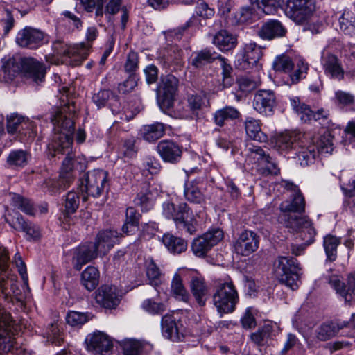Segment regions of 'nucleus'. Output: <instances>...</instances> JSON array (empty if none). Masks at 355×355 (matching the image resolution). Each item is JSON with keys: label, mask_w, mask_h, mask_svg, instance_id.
<instances>
[{"label": "nucleus", "mask_w": 355, "mask_h": 355, "mask_svg": "<svg viewBox=\"0 0 355 355\" xmlns=\"http://www.w3.org/2000/svg\"><path fill=\"white\" fill-rule=\"evenodd\" d=\"M223 238V232L220 229H211L193 240L191 250L196 256L202 257Z\"/></svg>", "instance_id": "nucleus-13"}, {"label": "nucleus", "mask_w": 355, "mask_h": 355, "mask_svg": "<svg viewBox=\"0 0 355 355\" xmlns=\"http://www.w3.org/2000/svg\"><path fill=\"white\" fill-rule=\"evenodd\" d=\"M316 154L317 152L313 145L305 147L299 144L296 153V158L300 166H306L313 162Z\"/></svg>", "instance_id": "nucleus-44"}, {"label": "nucleus", "mask_w": 355, "mask_h": 355, "mask_svg": "<svg viewBox=\"0 0 355 355\" xmlns=\"http://www.w3.org/2000/svg\"><path fill=\"white\" fill-rule=\"evenodd\" d=\"M263 55L262 49L255 42L245 44L236 55V66L241 70L259 69V62Z\"/></svg>", "instance_id": "nucleus-11"}, {"label": "nucleus", "mask_w": 355, "mask_h": 355, "mask_svg": "<svg viewBox=\"0 0 355 355\" xmlns=\"http://www.w3.org/2000/svg\"><path fill=\"white\" fill-rule=\"evenodd\" d=\"M1 68L8 80L21 73L38 84L44 81L46 74L44 65L33 58H10L3 61Z\"/></svg>", "instance_id": "nucleus-4"}, {"label": "nucleus", "mask_w": 355, "mask_h": 355, "mask_svg": "<svg viewBox=\"0 0 355 355\" xmlns=\"http://www.w3.org/2000/svg\"><path fill=\"white\" fill-rule=\"evenodd\" d=\"M250 156L257 161L258 170L263 175H277L279 168L277 163L268 154L259 146H253L249 149Z\"/></svg>", "instance_id": "nucleus-18"}, {"label": "nucleus", "mask_w": 355, "mask_h": 355, "mask_svg": "<svg viewBox=\"0 0 355 355\" xmlns=\"http://www.w3.org/2000/svg\"><path fill=\"white\" fill-rule=\"evenodd\" d=\"M291 105L302 122L309 123L312 121L313 111L308 105L301 103L299 98L291 99Z\"/></svg>", "instance_id": "nucleus-48"}, {"label": "nucleus", "mask_w": 355, "mask_h": 355, "mask_svg": "<svg viewBox=\"0 0 355 355\" xmlns=\"http://www.w3.org/2000/svg\"><path fill=\"white\" fill-rule=\"evenodd\" d=\"M119 233L116 230H105L98 232L96 238L98 250L105 254L119 242Z\"/></svg>", "instance_id": "nucleus-29"}, {"label": "nucleus", "mask_w": 355, "mask_h": 355, "mask_svg": "<svg viewBox=\"0 0 355 355\" xmlns=\"http://www.w3.org/2000/svg\"><path fill=\"white\" fill-rule=\"evenodd\" d=\"M165 133L163 123L156 122L150 125H143L139 131L140 136L148 142H154L161 138Z\"/></svg>", "instance_id": "nucleus-32"}, {"label": "nucleus", "mask_w": 355, "mask_h": 355, "mask_svg": "<svg viewBox=\"0 0 355 355\" xmlns=\"http://www.w3.org/2000/svg\"><path fill=\"white\" fill-rule=\"evenodd\" d=\"M10 204L15 209H19L28 215L34 214L33 205L29 200L15 193H10Z\"/></svg>", "instance_id": "nucleus-52"}, {"label": "nucleus", "mask_w": 355, "mask_h": 355, "mask_svg": "<svg viewBox=\"0 0 355 355\" xmlns=\"http://www.w3.org/2000/svg\"><path fill=\"white\" fill-rule=\"evenodd\" d=\"M202 183L203 178H198L184 184V196L187 200L196 204L205 201V195L201 191Z\"/></svg>", "instance_id": "nucleus-27"}, {"label": "nucleus", "mask_w": 355, "mask_h": 355, "mask_svg": "<svg viewBox=\"0 0 355 355\" xmlns=\"http://www.w3.org/2000/svg\"><path fill=\"white\" fill-rule=\"evenodd\" d=\"M138 78L135 73H131L128 78L119 85L118 89L122 94L131 92L137 85Z\"/></svg>", "instance_id": "nucleus-63"}, {"label": "nucleus", "mask_w": 355, "mask_h": 355, "mask_svg": "<svg viewBox=\"0 0 355 355\" xmlns=\"http://www.w3.org/2000/svg\"><path fill=\"white\" fill-rule=\"evenodd\" d=\"M125 216V222L122 227V231L126 235L133 234L137 229L140 214L135 208L130 207L126 209Z\"/></svg>", "instance_id": "nucleus-43"}, {"label": "nucleus", "mask_w": 355, "mask_h": 355, "mask_svg": "<svg viewBox=\"0 0 355 355\" xmlns=\"http://www.w3.org/2000/svg\"><path fill=\"white\" fill-rule=\"evenodd\" d=\"M7 130L10 134L17 132H21L25 128H33V125L28 119L18 115L17 114H11L7 117Z\"/></svg>", "instance_id": "nucleus-41"}, {"label": "nucleus", "mask_w": 355, "mask_h": 355, "mask_svg": "<svg viewBox=\"0 0 355 355\" xmlns=\"http://www.w3.org/2000/svg\"><path fill=\"white\" fill-rule=\"evenodd\" d=\"M69 107H63L55 108L51 117L53 125V134L48 144L50 151H53L52 156L56 153L66 155L60 168V178L69 183L73 180V173L75 171H82L86 168L85 160L83 158L75 157L71 153L73 143L72 135L74 131V122L67 114Z\"/></svg>", "instance_id": "nucleus-1"}, {"label": "nucleus", "mask_w": 355, "mask_h": 355, "mask_svg": "<svg viewBox=\"0 0 355 355\" xmlns=\"http://www.w3.org/2000/svg\"><path fill=\"white\" fill-rule=\"evenodd\" d=\"M340 243V239L333 235L329 234L324 237L323 246L327 261L332 262L336 259L337 248Z\"/></svg>", "instance_id": "nucleus-47"}, {"label": "nucleus", "mask_w": 355, "mask_h": 355, "mask_svg": "<svg viewBox=\"0 0 355 355\" xmlns=\"http://www.w3.org/2000/svg\"><path fill=\"white\" fill-rule=\"evenodd\" d=\"M259 238L251 230H244L239 234L233 243V250L237 254L248 257L259 248Z\"/></svg>", "instance_id": "nucleus-16"}, {"label": "nucleus", "mask_w": 355, "mask_h": 355, "mask_svg": "<svg viewBox=\"0 0 355 355\" xmlns=\"http://www.w3.org/2000/svg\"><path fill=\"white\" fill-rule=\"evenodd\" d=\"M272 67L276 71L287 73L293 69L294 64L288 55L282 54L275 58Z\"/></svg>", "instance_id": "nucleus-53"}, {"label": "nucleus", "mask_w": 355, "mask_h": 355, "mask_svg": "<svg viewBox=\"0 0 355 355\" xmlns=\"http://www.w3.org/2000/svg\"><path fill=\"white\" fill-rule=\"evenodd\" d=\"M213 44L220 51L234 49L237 43L236 37L225 30L218 31L213 37Z\"/></svg>", "instance_id": "nucleus-33"}, {"label": "nucleus", "mask_w": 355, "mask_h": 355, "mask_svg": "<svg viewBox=\"0 0 355 355\" xmlns=\"http://www.w3.org/2000/svg\"><path fill=\"white\" fill-rule=\"evenodd\" d=\"M143 309L152 315H161L166 310V305L153 299H146L141 304Z\"/></svg>", "instance_id": "nucleus-54"}, {"label": "nucleus", "mask_w": 355, "mask_h": 355, "mask_svg": "<svg viewBox=\"0 0 355 355\" xmlns=\"http://www.w3.org/2000/svg\"><path fill=\"white\" fill-rule=\"evenodd\" d=\"M5 220L15 230L25 232L28 241H35L41 236L40 227L33 223L26 222L19 214L15 217L6 216Z\"/></svg>", "instance_id": "nucleus-22"}, {"label": "nucleus", "mask_w": 355, "mask_h": 355, "mask_svg": "<svg viewBox=\"0 0 355 355\" xmlns=\"http://www.w3.org/2000/svg\"><path fill=\"white\" fill-rule=\"evenodd\" d=\"M258 19V14L252 6L243 7L235 14V20L237 24H251Z\"/></svg>", "instance_id": "nucleus-50"}, {"label": "nucleus", "mask_w": 355, "mask_h": 355, "mask_svg": "<svg viewBox=\"0 0 355 355\" xmlns=\"http://www.w3.org/2000/svg\"><path fill=\"white\" fill-rule=\"evenodd\" d=\"M135 142L134 137L128 138L123 141L121 152L124 157L132 158L136 155L137 149L135 146Z\"/></svg>", "instance_id": "nucleus-60"}, {"label": "nucleus", "mask_w": 355, "mask_h": 355, "mask_svg": "<svg viewBox=\"0 0 355 355\" xmlns=\"http://www.w3.org/2000/svg\"><path fill=\"white\" fill-rule=\"evenodd\" d=\"M157 150L162 159L166 162H178L182 156V150L180 146L171 140L159 141Z\"/></svg>", "instance_id": "nucleus-25"}, {"label": "nucleus", "mask_w": 355, "mask_h": 355, "mask_svg": "<svg viewBox=\"0 0 355 355\" xmlns=\"http://www.w3.org/2000/svg\"><path fill=\"white\" fill-rule=\"evenodd\" d=\"M146 268L150 284L154 287L159 286L161 283L162 272L153 259L150 258L146 261Z\"/></svg>", "instance_id": "nucleus-51"}, {"label": "nucleus", "mask_w": 355, "mask_h": 355, "mask_svg": "<svg viewBox=\"0 0 355 355\" xmlns=\"http://www.w3.org/2000/svg\"><path fill=\"white\" fill-rule=\"evenodd\" d=\"M216 59H218L220 62V66L222 68L223 83L225 87L230 86L232 79L231 78V73L232 68L231 65L227 63V60L216 53H211L210 50L204 49L198 52L194 58L192 59L191 64L196 67L200 68L205 64L212 62Z\"/></svg>", "instance_id": "nucleus-9"}, {"label": "nucleus", "mask_w": 355, "mask_h": 355, "mask_svg": "<svg viewBox=\"0 0 355 355\" xmlns=\"http://www.w3.org/2000/svg\"><path fill=\"white\" fill-rule=\"evenodd\" d=\"M29 154L24 150H12L8 155L6 163L10 167H24L28 162Z\"/></svg>", "instance_id": "nucleus-45"}, {"label": "nucleus", "mask_w": 355, "mask_h": 355, "mask_svg": "<svg viewBox=\"0 0 355 355\" xmlns=\"http://www.w3.org/2000/svg\"><path fill=\"white\" fill-rule=\"evenodd\" d=\"M188 105L190 109L191 113L187 110H178L176 116L182 119H193L197 117L198 111L201 109L202 105L204 103L203 97L201 95H191L187 99Z\"/></svg>", "instance_id": "nucleus-35"}, {"label": "nucleus", "mask_w": 355, "mask_h": 355, "mask_svg": "<svg viewBox=\"0 0 355 355\" xmlns=\"http://www.w3.org/2000/svg\"><path fill=\"white\" fill-rule=\"evenodd\" d=\"M162 241L168 250L173 254H180L187 248L186 241L170 233L164 234Z\"/></svg>", "instance_id": "nucleus-37"}, {"label": "nucleus", "mask_w": 355, "mask_h": 355, "mask_svg": "<svg viewBox=\"0 0 355 355\" xmlns=\"http://www.w3.org/2000/svg\"><path fill=\"white\" fill-rule=\"evenodd\" d=\"M321 64L326 75L332 78L341 80L344 76V70L338 58L326 51L322 52Z\"/></svg>", "instance_id": "nucleus-24"}, {"label": "nucleus", "mask_w": 355, "mask_h": 355, "mask_svg": "<svg viewBox=\"0 0 355 355\" xmlns=\"http://www.w3.org/2000/svg\"><path fill=\"white\" fill-rule=\"evenodd\" d=\"M162 215L168 220H172L177 226L182 225L191 235L197 231V221L191 209L186 202H181L178 206L166 201L162 204Z\"/></svg>", "instance_id": "nucleus-5"}, {"label": "nucleus", "mask_w": 355, "mask_h": 355, "mask_svg": "<svg viewBox=\"0 0 355 355\" xmlns=\"http://www.w3.org/2000/svg\"><path fill=\"white\" fill-rule=\"evenodd\" d=\"M332 139L333 137L329 132L322 135L317 141L316 146H315V148H316L318 150V153L320 154L331 153L334 150Z\"/></svg>", "instance_id": "nucleus-55"}, {"label": "nucleus", "mask_w": 355, "mask_h": 355, "mask_svg": "<svg viewBox=\"0 0 355 355\" xmlns=\"http://www.w3.org/2000/svg\"><path fill=\"white\" fill-rule=\"evenodd\" d=\"M340 30L347 35H355V14L350 10H345L339 18Z\"/></svg>", "instance_id": "nucleus-49"}, {"label": "nucleus", "mask_w": 355, "mask_h": 355, "mask_svg": "<svg viewBox=\"0 0 355 355\" xmlns=\"http://www.w3.org/2000/svg\"><path fill=\"white\" fill-rule=\"evenodd\" d=\"M316 11L315 0H288L286 15L298 24L306 22Z\"/></svg>", "instance_id": "nucleus-10"}, {"label": "nucleus", "mask_w": 355, "mask_h": 355, "mask_svg": "<svg viewBox=\"0 0 355 355\" xmlns=\"http://www.w3.org/2000/svg\"><path fill=\"white\" fill-rule=\"evenodd\" d=\"M300 133L286 131L278 135L275 139V148L280 152H286L296 148L300 144Z\"/></svg>", "instance_id": "nucleus-26"}, {"label": "nucleus", "mask_w": 355, "mask_h": 355, "mask_svg": "<svg viewBox=\"0 0 355 355\" xmlns=\"http://www.w3.org/2000/svg\"><path fill=\"white\" fill-rule=\"evenodd\" d=\"M80 205V196L74 191H69L67 196L64 202L65 213L68 215L76 211Z\"/></svg>", "instance_id": "nucleus-57"}, {"label": "nucleus", "mask_w": 355, "mask_h": 355, "mask_svg": "<svg viewBox=\"0 0 355 355\" xmlns=\"http://www.w3.org/2000/svg\"><path fill=\"white\" fill-rule=\"evenodd\" d=\"M96 302L105 309H115L120 302L115 286L102 285L95 291Z\"/></svg>", "instance_id": "nucleus-21"}, {"label": "nucleus", "mask_w": 355, "mask_h": 355, "mask_svg": "<svg viewBox=\"0 0 355 355\" xmlns=\"http://www.w3.org/2000/svg\"><path fill=\"white\" fill-rule=\"evenodd\" d=\"M108 173L101 169H95L85 173L79 180V187L83 192L94 198L99 197L107 183Z\"/></svg>", "instance_id": "nucleus-8"}, {"label": "nucleus", "mask_w": 355, "mask_h": 355, "mask_svg": "<svg viewBox=\"0 0 355 355\" xmlns=\"http://www.w3.org/2000/svg\"><path fill=\"white\" fill-rule=\"evenodd\" d=\"M329 283L335 290L336 293L346 302H350L355 297V271L349 274L347 277V286L343 283L338 276H331Z\"/></svg>", "instance_id": "nucleus-23"}, {"label": "nucleus", "mask_w": 355, "mask_h": 355, "mask_svg": "<svg viewBox=\"0 0 355 355\" xmlns=\"http://www.w3.org/2000/svg\"><path fill=\"white\" fill-rule=\"evenodd\" d=\"M190 290L198 305L205 306L209 297V288L205 279L199 277H193L190 282Z\"/></svg>", "instance_id": "nucleus-30"}, {"label": "nucleus", "mask_w": 355, "mask_h": 355, "mask_svg": "<svg viewBox=\"0 0 355 355\" xmlns=\"http://www.w3.org/2000/svg\"><path fill=\"white\" fill-rule=\"evenodd\" d=\"M340 329L339 323H323L315 330L316 338L320 341H327L334 337Z\"/></svg>", "instance_id": "nucleus-46"}, {"label": "nucleus", "mask_w": 355, "mask_h": 355, "mask_svg": "<svg viewBox=\"0 0 355 355\" xmlns=\"http://www.w3.org/2000/svg\"><path fill=\"white\" fill-rule=\"evenodd\" d=\"M272 331V326L266 324L261 328H259L256 332L252 334L250 337L253 342L258 345H261L270 338Z\"/></svg>", "instance_id": "nucleus-58"}, {"label": "nucleus", "mask_w": 355, "mask_h": 355, "mask_svg": "<svg viewBox=\"0 0 355 355\" xmlns=\"http://www.w3.org/2000/svg\"><path fill=\"white\" fill-rule=\"evenodd\" d=\"M144 169L148 171L151 175L157 174L161 168V165L158 159L154 157H146L143 162Z\"/></svg>", "instance_id": "nucleus-64"}, {"label": "nucleus", "mask_w": 355, "mask_h": 355, "mask_svg": "<svg viewBox=\"0 0 355 355\" xmlns=\"http://www.w3.org/2000/svg\"><path fill=\"white\" fill-rule=\"evenodd\" d=\"M241 114L237 109L232 106H225L216 110L213 114V121L214 123L223 127L225 121L228 120H234L240 116Z\"/></svg>", "instance_id": "nucleus-39"}, {"label": "nucleus", "mask_w": 355, "mask_h": 355, "mask_svg": "<svg viewBox=\"0 0 355 355\" xmlns=\"http://www.w3.org/2000/svg\"><path fill=\"white\" fill-rule=\"evenodd\" d=\"M100 272L94 266L87 267L81 273V284L89 291L94 290L99 284Z\"/></svg>", "instance_id": "nucleus-38"}, {"label": "nucleus", "mask_w": 355, "mask_h": 355, "mask_svg": "<svg viewBox=\"0 0 355 355\" xmlns=\"http://www.w3.org/2000/svg\"><path fill=\"white\" fill-rule=\"evenodd\" d=\"M301 268L296 259L280 256L277 259L276 272L282 282L293 291L298 288L301 283L300 271Z\"/></svg>", "instance_id": "nucleus-7"}, {"label": "nucleus", "mask_w": 355, "mask_h": 355, "mask_svg": "<svg viewBox=\"0 0 355 355\" xmlns=\"http://www.w3.org/2000/svg\"><path fill=\"white\" fill-rule=\"evenodd\" d=\"M291 196V201L281 203L280 209L282 214L279 216V219L286 227L294 231H300V237L305 245H310L314 241L315 230L306 216L300 217L296 215V213L300 214L304 211L305 200L301 191H297Z\"/></svg>", "instance_id": "nucleus-2"}, {"label": "nucleus", "mask_w": 355, "mask_h": 355, "mask_svg": "<svg viewBox=\"0 0 355 355\" xmlns=\"http://www.w3.org/2000/svg\"><path fill=\"white\" fill-rule=\"evenodd\" d=\"M90 48V44L85 43L73 46L60 41L54 43V49L57 53L70 58L71 64L75 66L80 65L87 58Z\"/></svg>", "instance_id": "nucleus-14"}, {"label": "nucleus", "mask_w": 355, "mask_h": 355, "mask_svg": "<svg viewBox=\"0 0 355 355\" xmlns=\"http://www.w3.org/2000/svg\"><path fill=\"white\" fill-rule=\"evenodd\" d=\"M354 96L344 91L338 90L335 93V103L338 106H349L354 103Z\"/></svg>", "instance_id": "nucleus-62"}, {"label": "nucleus", "mask_w": 355, "mask_h": 355, "mask_svg": "<svg viewBox=\"0 0 355 355\" xmlns=\"http://www.w3.org/2000/svg\"><path fill=\"white\" fill-rule=\"evenodd\" d=\"M171 293L174 297L184 302H187L190 298V295L184 287L182 277L178 273H175L171 281Z\"/></svg>", "instance_id": "nucleus-42"}, {"label": "nucleus", "mask_w": 355, "mask_h": 355, "mask_svg": "<svg viewBox=\"0 0 355 355\" xmlns=\"http://www.w3.org/2000/svg\"><path fill=\"white\" fill-rule=\"evenodd\" d=\"M15 42L21 48L37 49L47 42V40L42 31L26 26L17 33Z\"/></svg>", "instance_id": "nucleus-15"}, {"label": "nucleus", "mask_w": 355, "mask_h": 355, "mask_svg": "<svg viewBox=\"0 0 355 355\" xmlns=\"http://www.w3.org/2000/svg\"><path fill=\"white\" fill-rule=\"evenodd\" d=\"M87 320L88 316L86 314L77 311H71L66 317L67 322L73 327L82 325Z\"/></svg>", "instance_id": "nucleus-61"}, {"label": "nucleus", "mask_w": 355, "mask_h": 355, "mask_svg": "<svg viewBox=\"0 0 355 355\" xmlns=\"http://www.w3.org/2000/svg\"><path fill=\"white\" fill-rule=\"evenodd\" d=\"M178 83V78L173 75L162 77L157 87V94L160 99L159 105L162 110H169L173 107Z\"/></svg>", "instance_id": "nucleus-12"}, {"label": "nucleus", "mask_w": 355, "mask_h": 355, "mask_svg": "<svg viewBox=\"0 0 355 355\" xmlns=\"http://www.w3.org/2000/svg\"><path fill=\"white\" fill-rule=\"evenodd\" d=\"M308 70V64L303 60H300L296 64V69L290 74L291 83L296 84L301 79L304 78L307 74Z\"/></svg>", "instance_id": "nucleus-59"}, {"label": "nucleus", "mask_w": 355, "mask_h": 355, "mask_svg": "<svg viewBox=\"0 0 355 355\" xmlns=\"http://www.w3.org/2000/svg\"><path fill=\"white\" fill-rule=\"evenodd\" d=\"M213 301L218 311L221 314L234 311L239 302V295L232 280L218 282L213 295Z\"/></svg>", "instance_id": "nucleus-6"}, {"label": "nucleus", "mask_w": 355, "mask_h": 355, "mask_svg": "<svg viewBox=\"0 0 355 355\" xmlns=\"http://www.w3.org/2000/svg\"><path fill=\"white\" fill-rule=\"evenodd\" d=\"M286 32L285 28L279 21L270 19L262 25L257 34L263 40H270L284 36Z\"/></svg>", "instance_id": "nucleus-28"}, {"label": "nucleus", "mask_w": 355, "mask_h": 355, "mask_svg": "<svg viewBox=\"0 0 355 355\" xmlns=\"http://www.w3.org/2000/svg\"><path fill=\"white\" fill-rule=\"evenodd\" d=\"M96 243L89 242L80 245L75 249L73 257V267L76 270H80L83 266L96 259L98 256Z\"/></svg>", "instance_id": "nucleus-20"}, {"label": "nucleus", "mask_w": 355, "mask_h": 355, "mask_svg": "<svg viewBox=\"0 0 355 355\" xmlns=\"http://www.w3.org/2000/svg\"><path fill=\"white\" fill-rule=\"evenodd\" d=\"M8 259V250L0 248V297L4 295L6 289ZM12 327V320L10 315L0 306V354L8 353L14 347L15 338Z\"/></svg>", "instance_id": "nucleus-3"}, {"label": "nucleus", "mask_w": 355, "mask_h": 355, "mask_svg": "<svg viewBox=\"0 0 355 355\" xmlns=\"http://www.w3.org/2000/svg\"><path fill=\"white\" fill-rule=\"evenodd\" d=\"M123 355H139L141 352H148L153 348L147 342H141L135 339H126L121 343Z\"/></svg>", "instance_id": "nucleus-36"}, {"label": "nucleus", "mask_w": 355, "mask_h": 355, "mask_svg": "<svg viewBox=\"0 0 355 355\" xmlns=\"http://www.w3.org/2000/svg\"><path fill=\"white\" fill-rule=\"evenodd\" d=\"M197 21L198 19L195 16H192L184 25L170 31L168 32V36L173 40H180L188 33L189 28L193 26Z\"/></svg>", "instance_id": "nucleus-56"}, {"label": "nucleus", "mask_w": 355, "mask_h": 355, "mask_svg": "<svg viewBox=\"0 0 355 355\" xmlns=\"http://www.w3.org/2000/svg\"><path fill=\"white\" fill-rule=\"evenodd\" d=\"M276 105V97L270 89L258 91L254 97L253 107L259 114L264 116L272 114Z\"/></svg>", "instance_id": "nucleus-19"}, {"label": "nucleus", "mask_w": 355, "mask_h": 355, "mask_svg": "<svg viewBox=\"0 0 355 355\" xmlns=\"http://www.w3.org/2000/svg\"><path fill=\"white\" fill-rule=\"evenodd\" d=\"M162 330L163 336L172 341H180L183 337L179 332L175 319L171 315L167 314L162 317Z\"/></svg>", "instance_id": "nucleus-31"}, {"label": "nucleus", "mask_w": 355, "mask_h": 355, "mask_svg": "<svg viewBox=\"0 0 355 355\" xmlns=\"http://www.w3.org/2000/svg\"><path fill=\"white\" fill-rule=\"evenodd\" d=\"M85 341L87 349L96 354L110 355L113 348L110 338L101 331L88 335Z\"/></svg>", "instance_id": "nucleus-17"}, {"label": "nucleus", "mask_w": 355, "mask_h": 355, "mask_svg": "<svg viewBox=\"0 0 355 355\" xmlns=\"http://www.w3.org/2000/svg\"><path fill=\"white\" fill-rule=\"evenodd\" d=\"M244 123L245 132L250 139L259 142L267 141L268 137L261 131L259 120L252 117H247Z\"/></svg>", "instance_id": "nucleus-34"}, {"label": "nucleus", "mask_w": 355, "mask_h": 355, "mask_svg": "<svg viewBox=\"0 0 355 355\" xmlns=\"http://www.w3.org/2000/svg\"><path fill=\"white\" fill-rule=\"evenodd\" d=\"M150 187L149 184L145 182L134 200L135 205L139 206L144 211L150 209L154 203V195Z\"/></svg>", "instance_id": "nucleus-40"}]
</instances>
